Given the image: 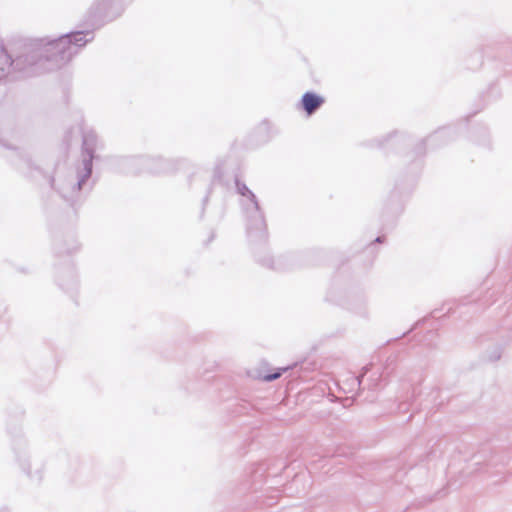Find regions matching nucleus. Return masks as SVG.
<instances>
[{"mask_svg": "<svg viewBox=\"0 0 512 512\" xmlns=\"http://www.w3.org/2000/svg\"><path fill=\"white\" fill-rule=\"evenodd\" d=\"M324 98L311 92H307L302 97V105L308 115L314 113L322 104Z\"/></svg>", "mask_w": 512, "mask_h": 512, "instance_id": "obj_1", "label": "nucleus"}, {"mask_svg": "<svg viewBox=\"0 0 512 512\" xmlns=\"http://www.w3.org/2000/svg\"><path fill=\"white\" fill-rule=\"evenodd\" d=\"M281 373L278 372V373H275V374H267L263 377V379L265 381H272V380H275L277 379L278 377H280Z\"/></svg>", "mask_w": 512, "mask_h": 512, "instance_id": "obj_2", "label": "nucleus"}, {"mask_svg": "<svg viewBox=\"0 0 512 512\" xmlns=\"http://www.w3.org/2000/svg\"><path fill=\"white\" fill-rule=\"evenodd\" d=\"M73 38L76 40V41H80L82 39V33H77L73 36Z\"/></svg>", "mask_w": 512, "mask_h": 512, "instance_id": "obj_3", "label": "nucleus"}]
</instances>
